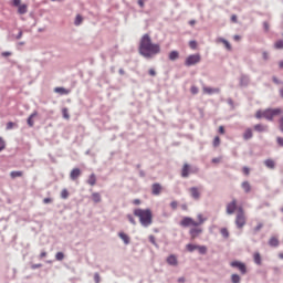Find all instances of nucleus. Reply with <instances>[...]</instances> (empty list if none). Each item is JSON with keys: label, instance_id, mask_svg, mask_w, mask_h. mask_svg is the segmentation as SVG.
<instances>
[{"label": "nucleus", "instance_id": "obj_1", "mask_svg": "<svg viewBox=\"0 0 283 283\" xmlns=\"http://www.w3.org/2000/svg\"><path fill=\"white\" fill-rule=\"evenodd\" d=\"M138 52L144 59H154V56L160 54V44L153 43L151 36L145 33L139 41Z\"/></svg>", "mask_w": 283, "mask_h": 283}, {"label": "nucleus", "instance_id": "obj_2", "mask_svg": "<svg viewBox=\"0 0 283 283\" xmlns=\"http://www.w3.org/2000/svg\"><path fill=\"white\" fill-rule=\"evenodd\" d=\"M133 213L136 218H139V223L145 229H147V227H151V224L154 223V213L151 212V209H149V208H146V209L136 208L133 211Z\"/></svg>", "mask_w": 283, "mask_h": 283}, {"label": "nucleus", "instance_id": "obj_3", "mask_svg": "<svg viewBox=\"0 0 283 283\" xmlns=\"http://www.w3.org/2000/svg\"><path fill=\"white\" fill-rule=\"evenodd\" d=\"M202 61V56H200V53L191 54L185 60V66L191 67L192 65H198Z\"/></svg>", "mask_w": 283, "mask_h": 283}, {"label": "nucleus", "instance_id": "obj_4", "mask_svg": "<svg viewBox=\"0 0 283 283\" xmlns=\"http://www.w3.org/2000/svg\"><path fill=\"white\" fill-rule=\"evenodd\" d=\"M282 114V108H266L263 111V118L266 120H273L274 116H280Z\"/></svg>", "mask_w": 283, "mask_h": 283}, {"label": "nucleus", "instance_id": "obj_5", "mask_svg": "<svg viewBox=\"0 0 283 283\" xmlns=\"http://www.w3.org/2000/svg\"><path fill=\"white\" fill-rule=\"evenodd\" d=\"M235 224L238 229H242L244 224H247V219L244 218V209L242 207L239 208L237 218H235Z\"/></svg>", "mask_w": 283, "mask_h": 283}, {"label": "nucleus", "instance_id": "obj_6", "mask_svg": "<svg viewBox=\"0 0 283 283\" xmlns=\"http://www.w3.org/2000/svg\"><path fill=\"white\" fill-rule=\"evenodd\" d=\"M179 224L180 227H184V229H187V227H200V223L195 221L191 217H184Z\"/></svg>", "mask_w": 283, "mask_h": 283}, {"label": "nucleus", "instance_id": "obj_7", "mask_svg": "<svg viewBox=\"0 0 283 283\" xmlns=\"http://www.w3.org/2000/svg\"><path fill=\"white\" fill-rule=\"evenodd\" d=\"M230 266L240 270L241 275H247V264L240 261H232Z\"/></svg>", "mask_w": 283, "mask_h": 283}, {"label": "nucleus", "instance_id": "obj_8", "mask_svg": "<svg viewBox=\"0 0 283 283\" xmlns=\"http://www.w3.org/2000/svg\"><path fill=\"white\" fill-rule=\"evenodd\" d=\"M235 209H238V200L233 199L231 202L227 205L228 216H233V213H235Z\"/></svg>", "mask_w": 283, "mask_h": 283}, {"label": "nucleus", "instance_id": "obj_9", "mask_svg": "<svg viewBox=\"0 0 283 283\" xmlns=\"http://www.w3.org/2000/svg\"><path fill=\"white\" fill-rule=\"evenodd\" d=\"M249 83H251V78L249 75L242 73L239 80L240 87H249Z\"/></svg>", "mask_w": 283, "mask_h": 283}, {"label": "nucleus", "instance_id": "obj_10", "mask_svg": "<svg viewBox=\"0 0 283 283\" xmlns=\"http://www.w3.org/2000/svg\"><path fill=\"white\" fill-rule=\"evenodd\" d=\"M203 94H208L209 96L213 94H220V87H209V86H203Z\"/></svg>", "mask_w": 283, "mask_h": 283}, {"label": "nucleus", "instance_id": "obj_11", "mask_svg": "<svg viewBox=\"0 0 283 283\" xmlns=\"http://www.w3.org/2000/svg\"><path fill=\"white\" fill-rule=\"evenodd\" d=\"M163 191V186L159 182H155L151 185V195L153 196H160Z\"/></svg>", "mask_w": 283, "mask_h": 283}, {"label": "nucleus", "instance_id": "obj_12", "mask_svg": "<svg viewBox=\"0 0 283 283\" xmlns=\"http://www.w3.org/2000/svg\"><path fill=\"white\" fill-rule=\"evenodd\" d=\"M201 233H202L201 228H191L189 230V235H190L191 240H196V238H198Z\"/></svg>", "mask_w": 283, "mask_h": 283}, {"label": "nucleus", "instance_id": "obj_13", "mask_svg": "<svg viewBox=\"0 0 283 283\" xmlns=\"http://www.w3.org/2000/svg\"><path fill=\"white\" fill-rule=\"evenodd\" d=\"M167 264H169V266H178V258L176 256V254H170L167 259H166Z\"/></svg>", "mask_w": 283, "mask_h": 283}, {"label": "nucleus", "instance_id": "obj_14", "mask_svg": "<svg viewBox=\"0 0 283 283\" xmlns=\"http://www.w3.org/2000/svg\"><path fill=\"white\" fill-rule=\"evenodd\" d=\"M81 178V168H73L70 174L71 180H78Z\"/></svg>", "mask_w": 283, "mask_h": 283}, {"label": "nucleus", "instance_id": "obj_15", "mask_svg": "<svg viewBox=\"0 0 283 283\" xmlns=\"http://www.w3.org/2000/svg\"><path fill=\"white\" fill-rule=\"evenodd\" d=\"M268 244L272 249H277V247H280V239H277V237H271L268 241Z\"/></svg>", "mask_w": 283, "mask_h": 283}, {"label": "nucleus", "instance_id": "obj_16", "mask_svg": "<svg viewBox=\"0 0 283 283\" xmlns=\"http://www.w3.org/2000/svg\"><path fill=\"white\" fill-rule=\"evenodd\" d=\"M190 196L193 200H200V190H198V187L190 188Z\"/></svg>", "mask_w": 283, "mask_h": 283}, {"label": "nucleus", "instance_id": "obj_17", "mask_svg": "<svg viewBox=\"0 0 283 283\" xmlns=\"http://www.w3.org/2000/svg\"><path fill=\"white\" fill-rule=\"evenodd\" d=\"M190 166L189 164H185L181 169V178H189Z\"/></svg>", "mask_w": 283, "mask_h": 283}, {"label": "nucleus", "instance_id": "obj_18", "mask_svg": "<svg viewBox=\"0 0 283 283\" xmlns=\"http://www.w3.org/2000/svg\"><path fill=\"white\" fill-rule=\"evenodd\" d=\"M118 238H120V240H123L124 244L126 245L132 242V239L125 232H118Z\"/></svg>", "mask_w": 283, "mask_h": 283}, {"label": "nucleus", "instance_id": "obj_19", "mask_svg": "<svg viewBox=\"0 0 283 283\" xmlns=\"http://www.w3.org/2000/svg\"><path fill=\"white\" fill-rule=\"evenodd\" d=\"M39 116V112L34 111L27 119V124L29 125V127H34V117Z\"/></svg>", "mask_w": 283, "mask_h": 283}, {"label": "nucleus", "instance_id": "obj_20", "mask_svg": "<svg viewBox=\"0 0 283 283\" xmlns=\"http://www.w3.org/2000/svg\"><path fill=\"white\" fill-rule=\"evenodd\" d=\"M54 92L55 94H60L61 96H67V94H70V90L65 87H55Z\"/></svg>", "mask_w": 283, "mask_h": 283}, {"label": "nucleus", "instance_id": "obj_21", "mask_svg": "<svg viewBox=\"0 0 283 283\" xmlns=\"http://www.w3.org/2000/svg\"><path fill=\"white\" fill-rule=\"evenodd\" d=\"M254 132H258L259 134H262L264 132H269V127L264 126L262 124L254 125Z\"/></svg>", "mask_w": 283, "mask_h": 283}, {"label": "nucleus", "instance_id": "obj_22", "mask_svg": "<svg viewBox=\"0 0 283 283\" xmlns=\"http://www.w3.org/2000/svg\"><path fill=\"white\" fill-rule=\"evenodd\" d=\"M253 138V129L247 128L243 133V140H251Z\"/></svg>", "mask_w": 283, "mask_h": 283}, {"label": "nucleus", "instance_id": "obj_23", "mask_svg": "<svg viewBox=\"0 0 283 283\" xmlns=\"http://www.w3.org/2000/svg\"><path fill=\"white\" fill-rule=\"evenodd\" d=\"M169 61H178L180 53L178 51H171L168 55Z\"/></svg>", "mask_w": 283, "mask_h": 283}, {"label": "nucleus", "instance_id": "obj_24", "mask_svg": "<svg viewBox=\"0 0 283 283\" xmlns=\"http://www.w3.org/2000/svg\"><path fill=\"white\" fill-rule=\"evenodd\" d=\"M241 187H242L244 193H251V184L249 181H243L241 184Z\"/></svg>", "mask_w": 283, "mask_h": 283}, {"label": "nucleus", "instance_id": "obj_25", "mask_svg": "<svg viewBox=\"0 0 283 283\" xmlns=\"http://www.w3.org/2000/svg\"><path fill=\"white\" fill-rule=\"evenodd\" d=\"M87 185H90L91 187H94V185H96V174H91L88 176V179H87Z\"/></svg>", "mask_w": 283, "mask_h": 283}, {"label": "nucleus", "instance_id": "obj_26", "mask_svg": "<svg viewBox=\"0 0 283 283\" xmlns=\"http://www.w3.org/2000/svg\"><path fill=\"white\" fill-rule=\"evenodd\" d=\"M264 165L268 169H275V161L273 159H265Z\"/></svg>", "mask_w": 283, "mask_h": 283}, {"label": "nucleus", "instance_id": "obj_27", "mask_svg": "<svg viewBox=\"0 0 283 283\" xmlns=\"http://www.w3.org/2000/svg\"><path fill=\"white\" fill-rule=\"evenodd\" d=\"M254 264H258V266L262 265V256L260 255V252H255L254 255Z\"/></svg>", "mask_w": 283, "mask_h": 283}, {"label": "nucleus", "instance_id": "obj_28", "mask_svg": "<svg viewBox=\"0 0 283 283\" xmlns=\"http://www.w3.org/2000/svg\"><path fill=\"white\" fill-rule=\"evenodd\" d=\"M92 200H93V202H95V205H98V202H101V200H102L101 193H98V192H93V193H92Z\"/></svg>", "mask_w": 283, "mask_h": 283}, {"label": "nucleus", "instance_id": "obj_29", "mask_svg": "<svg viewBox=\"0 0 283 283\" xmlns=\"http://www.w3.org/2000/svg\"><path fill=\"white\" fill-rule=\"evenodd\" d=\"M18 12H19V14H25V13H28V4H20V6H18Z\"/></svg>", "mask_w": 283, "mask_h": 283}, {"label": "nucleus", "instance_id": "obj_30", "mask_svg": "<svg viewBox=\"0 0 283 283\" xmlns=\"http://www.w3.org/2000/svg\"><path fill=\"white\" fill-rule=\"evenodd\" d=\"M21 176H23V171H21V170H13V171H11L10 172V177L11 178H21Z\"/></svg>", "mask_w": 283, "mask_h": 283}, {"label": "nucleus", "instance_id": "obj_31", "mask_svg": "<svg viewBox=\"0 0 283 283\" xmlns=\"http://www.w3.org/2000/svg\"><path fill=\"white\" fill-rule=\"evenodd\" d=\"M198 249V245L192 244V243H188L186 245V251H188L189 253H193V251H196Z\"/></svg>", "mask_w": 283, "mask_h": 283}, {"label": "nucleus", "instance_id": "obj_32", "mask_svg": "<svg viewBox=\"0 0 283 283\" xmlns=\"http://www.w3.org/2000/svg\"><path fill=\"white\" fill-rule=\"evenodd\" d=\"M200 255H207V245H197Z\"/></svg>", "mask_w": 283, "mask_h": 283}, {"label": "nucleus", "instance_id": "obj_33", "mask_svg": "<svg viewBox=\"0 0 283 283\" xmlns=\"http://www.w3.org/2000/svg\"><path fill=\"white\" fill-rule=\"evenodd\" d=\"M220 41H221V43H223V45H226L227 50H229V51L232 50L231 43L228 40H226L224 38H221Z\"/></svg>", "mask_w": 283, "mask_h": 283}, {"label": "nucleus", "instance_id": "obj_34", "mask_svg": "<svg viewBox=\"0 0 283 283\" xmlns=\"http://www.w3.org/2000/svg\"><path fill=\"white\" fill-rule=\"evenodd\" d=\"M61 198H62V200H67V198H70V191H67V189L64 188L61 191Z\"/></svg>", "mask_w": 283, "mask_h": 283}, {"label": "nucleus", "instance_id": "obj_35", "mask_svg": "<svg viewBox=\"0 0 283 283\" xmlns=\"http://www.w3.org/2000/svg\"><path fill=\"white\" fill-rule=\"evenodd\" d=\"M241 277H240V274H232L231 275V282L232 283H240L241 282Z\"/></svg>", "mask_w": 283, "mask_h": 283}, {"label": "nucleus", "instance_id": "obj_36", "mask_svg": "<svg viewBox=\"0 0 283 283\" xmlns=\"http://www.w3.org/2000/svg\"><path fill=\"white\" fill-rule=\"evenodd\" d=\"M55 260H57V262H62V260H65V253L63 252H57L55 254Z\"/></svg>", "mask_w": 283, "mask_h": 283}, {"label": "nucleus", "instance_id": "obj_37", "mask_svg": "<svg viewBox=\"0 0 283 283\" xmlns=\"http://www.w3.org/2000/svg\"><path fill=\"white\" fill-rule=\"evenodd\" d=\"M274 49H275V50H283V40H277V41L274 43Z\"/></svg>", "mask_w": 283, "mask_h": 283}, {"label": "nucleus", "instance_id": "obj_38", "mask_svg": "<svg viewBox=\"0 0 283 283\" xmlns=\"http://www.w3.org/2000/svg\"><path fill=\"white\" fill-rule=\"evenodd\" d=\"M81 23H83V15L77 14L75 17L74 25H80Z\"/></svg>", "mask_w": 283, "mask_h": 283}, {"label": "nucleus", "instance_id": "obj_39", "mask_svg": "<svg viewBox=\"0 0 283 283\" xmlns=\"http://www.w3.org/2000/svg\"><path fill=\"white\" fill-rule=\"evenodd\" d=\"M127 220L133 224V227H136V219H134V214H127L126 216Z\"/></svg>", "mask_w": 283, "mask_h": 283}, {"label": "nucleus", "instance_id": "obj_40", "mask_svg": "<svg viewBox=\"0 0 283 283\" xmlns=\"http://www.w3.org/2000/svg\"><path fill=\"white\" fill-rule=\"evenodd\" d=\"M150 244H154V247H156V249H158V243L156 242V237H154V234H150L148 238Z\"/></svg>", "mask_w": 283, "mask_h": 283}, {"label": "nucleus", "instance_id": "obj_41", "mask_svg": "<svg viewBox=\"0 0 283 283\" xmlns=\"http://www.w3.org/2000/svg\"><path fill=\"white\" fill-rule=\"evenodd\" d=\"M190 92H191V94H192L193 96H196V94H198V93L200 92V88H198V86H196V85H192V86L190 87Z\"/></svg>", "mask_w": 283, "mask_h": 283}, {"label": "nucleus", "instance_id": "obj_42", "mask_svg": "<svg viewBox=\"0 0 283 283\" xmlns=\"http://www.w3.org/2000/svg\"><path fill=\"white\" fill-rule=\"evenodd\" d=\"M14 127H19V126L13 122H9V123H7L6 129L10 130V129H14Z\"/></svg>", "mask_w": 283, "mask_h": 283}, {"label": "nucleus", "instance_id": "obj_43", "mask_svg": "<svg viewBox=\"0 0 283 283\" xmlns=\"http://www.w3.org/2000/svg\"><path fill=\"white\" fill-rule=\"evenodd\" d=\"M220 233H221V235L223 237V238H229V230L227 229V228H222L221 230H220Z\"/></svg>", "mask_w": 283, "mask_h": 283}, {"label": "nucleus", "instance_id": "obj_44", "mask_svg": "<svg viewBox=\"0 0 283 283\" xmlns=\"http://www.w3.org/2000/svg\"><path fill=\"white\" fill-rule=\"evenodd\" d=\"M189 48H191V50H196V48H198V42L196 40H191L189 42Z\"/></svg>", "mask_w": 283, "mask_h": 283}, {"label": "nucleus", "instance_id": "obj_45", "mask_svg": "<svg viewBox=\"0 0 283 283\" xmlns=\"http://www.w3.org/2000/svg\"><path fill=\"white\" fill-rule=\"evenodd\" d=\"M212 145H213V147H220V137L216 136Z\"/></svg>", "mask_w": 283, "mask_h": 283}, {"label": "nucleus", "instance_id": "obj_46", "mask_svg": "<svg viewBox=\"0 0 283 283\" xmlns=\"http://www.w3.org/2000/svg\"><path fill=\"white\" fill-rule=\"evenodd\" d=\"M62 116H63V118H66V119L70 118V113H69L67 108L62 109Z\"/></svg>", "mask_w": 283, "mask_h": 283}, {"label": "nucleus", "instance_id": "obj_47", "mask_svg": "<svg viewBox=\"0 0 283 283\" xmlns=\"http://www.w3.org/2000/svg\"><path fill=\"white\" fill-rule=\"evenodd\" d=\"M3 149H6V140L3 137H0V151H3Z\"/></svg>", "mask_w": 283, "mask_h": 283}, {"label": "nucleus", "instance_id": "obj_48", "mask_svg": "<svg viewBox=\"0 0 283 283\" xmlns=\"http://www.w3.org/2000/svg\"><path fill=\"white\" fill-rule=\"evenodd\" d=\"M94 282L95 283H101V274H98V272L94 273Z\"/></svg>", "mask_w": 283, "mask_h": 283}, {"label": "nucleus", "instance_id": "obj_49", "mask_svg": "<svg viewBox=\"0 0 283 283\" xmlns=\"http://www.w3.org/2000/svg\"><path fill=\"white\" fill-rule=\"evenodd\" d=\"M42 266H43V264H41V263L31 264L32 271H36V269H41Z\"/></svg>", "mask_w": 283, "mask_h": 283}, {"label": "nucleus", "instance_id": "obj_50", "mask_svg": "<svg viewBox=\"0 0 283 283\" xmlns=\"http://www.w3.org/2000/svg\"><path fill=\"white\" fill-rule=\"evenodd\" d=\"M198 220L199 221H197V224H199V227H200V224L205 223V218H202V214H198Z\"/></svg>", "mask_w": 283, "mask_h": 283}, {"label": "nucleus", "instance_id": "obj_51", "mask_svg": "<svg viewBox=\"0 0 283 283\" xmlns=\"http://www.w3.org/2000/svg\"><path fill=\"white\" fill-rule=\"evenodd\" d=\"M242 170H243L244 176H249L251 174V169H249V167H247V166H244Z\"/></svg>", "mask_w": 283, "mask_h": 283}, {"label": "nucleus", "instance_id": "obj_52", "mask_svg": "<svg viewBox=\"0 0 283 283\" xmlns=\"http://www.w3.org/2000/svg\"><path fill=\"white\" fill-rule=\"evenodd\" d=\"M1 56H3V57L12 56V52L4 51V52L1 53Z\"/></svg>", "mask_w": 283, "mask_h": 283}, {"label": "nucleus", "instance_id": "obj_53", "mask_svg": "<svg viewBox=\"0 0 283 283\" xmlns=\"http://www.w3.org/2000/svg\"><path fill=\"white\" fill-rule=\"evenodd\" d=\"M23 36V30L19 29V33L15 35L17 41Z\"/></svg>", "mask_w": 283, "mask_h": 283}, {"label": "nucleus", "instance_id": "obj_54", "mask_svg": "<svg viewBox=\"0 0 283 283\" xmlns=\"http://www.w3.org/2000/svg\"><path fill=\"white\" fill-rule=\"evenodd\" d=\"M276 143L279 147H283V138L282 137H276Z\"/></svg>", "mask_w": 283, "mask_h": 283}, {"label": "nucleus", "instance_id": "obj_55", "mask_svg": "<svg viewBox=\"0 0 283 283\" xmlns=\"http://www.w3.org/2000/svg\"><path fill=\"white\" fill-rule=\"evenodd\" d=\"M263 29H264V32H269L270 30V25H269V22H263Z\"/></svg>", "mask_w": 283, "mask_h": 283}, {"label": "nucleus", "instance_id": "obj_56", "mask_svg": "<svg viewBox=\"0 0 283 283\" xmlns=\"http://www.w3.org/2000/svg\"><path fill=\"white\" fill-rule=\"evenodd\" d=\"M262 227H264L263 223H258L256 227L254 228L255 233H258V231H260Z\"/></svg>", "mask_w": 283, "mask_h": 283}, {"label": "nucleus", "instance_id": "obj_57", "mask_svg": "<svg viewBox=\"0 0 283 283\" xmlns=\"http://www.w3.org/2000/svg\"><path fill=\"white\" fill-rule=\"evenodd\" d=\"M170 207L171 209H178V201H171Z\"/></svg>", "mask_w": 283, "mask_h": 283}, {"label": "nucleus", "instance_id": "obj_58", "mask_svg": "<svg viewBox=\"0 0 283 283\" xmlns=\"http://www.w3.org/2000/svg\"><path fill=\"white\" fill-rule=\"evenodd\" d=\"M262 59L263 61H269V53L266 51L262 53Z\"/></svg>", "mask_w": 283, "mask_h": 283}, {"label": "nucleus", "instance_id": "obj_59", "mask_svg": "<svg viewBox=\"0 0 283 283\" xmlns=\"http://www.w3.org/2000/svg\"><path fill=\"white\" fill-rule=\"evenodd\" d=\"M198 171H200V170L198 169V167H192V168H191V166H190V174H198Z\"/></svg>", "mask_w": 283, "mask_h": 283}, {"label": "nucleus", "instance_id": "obj_60", "mask_svg": "<svg viewBox=\"0 0 283 283\" xmlns=\"http://www.w3.org/2000/svg\"><path fill=\"white\" fill-rule=\"evenodd\" d=\"M255 118H264V115L263 113H261V111H258L256 114H255Z\"/></svg>", "mask_w": 283, "mask_h": 283}, {"label": "nucleus", "instance_id": "obj_61", "mask_svg": "<svg viewBox=\"0 0 283 283\" xmlns=\"http://www.w3.org/2000/svg\"><path fill=\"white\" fill-rule=\"evenodd\" d=\"M231 21H232V23H238V15L237 14H232L231 15Z\"/></svg>", "mask_w": 283, "mask_h": 283}, {"label": "nucleus", "instance_id": "obj_62", "mask_svg": "<svg viewBox=\"0 0 283 283\" xmlns=\"http://www.w3.org/2000/svg\"><path fill=\"white\" fill-rule=\"evenodd\" d=\"M148 74L149 76H156V70L149 69Z\"/></svg>", "mask_w": 283, "mask_h": 283}, {"label": "nucleus", "instance_id": "obj_63", "mask_svg": "<svg viewBox=\"0 0 283 283\" xmlns=\"http://www.w3.org/2000/svg\"><path fill=\"white\" fill-rule=\"evenodd\" d=\"M279 124H280V129L283 133V116L280 118Z\"/></svg>", "mask_w": 283, "mask_h": 283}, {"label": "nucleus", "instance_id": "obj_64", "mask_svg": "<svg viewBox=\"0 0 283 283\" xmlns=\"http://www.w3.org/2000/svg\"><path fill=\"white\" fill-rule=\"evenodd\" d=\"M177 282L185 283V282H187V279H185V276H181V277H178Z\"/></svg>", "mask_w": 283, "mask_h": 283}]
</instances>
